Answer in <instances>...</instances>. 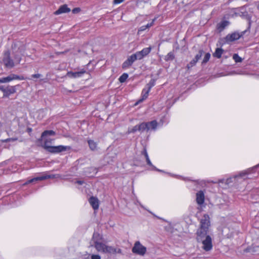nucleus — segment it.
<instances>
[{
  "mask_svg": "<svg viewBox=\"0 0 259 259\" xmlns=\"http://www.w3.org/2000/svg\"><path fill=\"white\" fill-rule=\"evenodd\" d=\"M233 59L236 63H239L242 61V59L237 54H234L233 56Z\"/></svg>",
  "mask_w": 259,
  "mask_h": 259,
  "instance_id": "26",
  "label": "nucleus"
},
{
  "mask_svg": "<svg viewBox=\"0 0 259 259\" xmlns=\"http://www.w3.org/2000/svg\"><path fill=\"white\" fill-rule=\"evenodd\" d=\"M138 125V131L143 132L145 130L147 131V124L146 122H142Z\"/></svg>",
  "mask_w": 259,
  "mask_h": 259,
  "instance_id": "24",
  "label": "nucleus"
},
{
  "mask_svg": "<svg viewBox=\"0 0 259 259\" xmlns=\"http://www.w3.org/2000/svg\"><path fill=\"white\" fill-rule=\"evenodd\" d=\"M245 251L253 253V252H255L256 251H257V250L254 247L251 246V247H249L246 248L245 249Z\"/></svg>",
  "mask_w": 259,
  "mask_h": 259,
  "instance_id": "30",
  "label": "nucleus"
},
{
  "mask_svg": "<svg viewBox=\"0 0 259 259\" xmlns=\"http://www.w3.org/2000/svg\"><path fill=\"white\" fill-rule=\"evenodd\" d=\"M17 138H8L7 139H5L3 141L4 142H14L16 140H17Z\"/></svg>",
  "mask_w": 259,
  "mask_h": 259,
  "instance_id": "33",
  "label": "nucleus"
},
{
  "mask_svg": "<svg viewBox=\"0 0 259 259\" xmlns=\"http://www.w3.org/2000/svg\"><path fill=\"white\" fill-rule=\"evenodd\" d=\"M121 249H118V251H117V252H118V253H121Z\"/></svg>",
  "mask_w": 259,
  "mask_h": 259,
  "instance_id": "47",
  "label": "nucleus"
},
{
  "mask_svg": "<svg viewBox=\"0 0 259 259\" xmlns=\"http://www.w3.org/2000/svg\"><path fill=\"white\" fill-rule=\"evenodd\" d=\"M224 50L222 49L218 48L215 49V51L212 55L214 57L220 58Z\"/></svg>",
  "mask_w": 259,
  "mask_h": 259,
  "instance_id": "22",
  "label": "nucleus"
},
{
  "mask_svg": "<svg viewBox=\"0 0 259 259\" xmlns=\"http://www.w3.org/2000/svg\"><path fill=\"white\" fill-rule=\"evenodd\" d=\"M231 179H228L227 180H226V183L227 184H229L230 183V180Z\"/></svg>",
  "mask_w": 259,
  "mask_h": 259,
  "instance_id": "45",
  "label": "nucleus"
},
{
  "mask_svg": "<svg viewBox=\"0 0 259 259\" xmlns=\"http://www.w3.org/2000/svg\"><path fill=\"white\" fill-rule=\"evenodd\" d=\"M24 79L23 77L13 74L7 77L0 78V83L9 82L15 79L23 80Z\"/></svg>",
  "mask_w": 259,
  "mask_h": 259,
  "instance_id": "9",
  "label": "nucleus"
},
{
  "mask_svg": "<svg viewBox=\"0 0 259 259\" xmlns=\"http://www.w3.org/2000/svg\"><path fill=\"white\" fill-rule=\"evenodd\" d=\"M42 141L44 142L42 147L48 151L49 150L48 147L52 146L51 145L54 142V139L45 137L42 139Z\"/></svg>",
  "mask_w": 259,
  "mask_h": 259,
  "instance_id": "16",
  "label": "nucleus"
},
{
  "mask_svg": "<svg viewBox=\"0 0 259 259\" xmlns=\"http://www.w3.org/2000/svg\"><path fill=\"white\" fill-rule=\"evenodd\" d=\"M147 124V131L150 130H155L157 126V122L156 120L146 122Z\"/></svg>",
  "mask_w": 259,
  "mask_h": 259,
  "instance_id": "21",
  "label": "nucleus"
},
{
  "mask_svg": "<svg viewBox=\"0 0 259 259\" xmlns=\"http://www.w3.org/2000/svg\"><path fill=\"white\" fill-rule=\"evenodd\" d=\"M89 202L94 209H98L99 201L97 198L94 197H91L89 200Z\"/></svg>",
  "mask_w": 259,
  "mask_h": 259,
  "instance_id": "20",
  "label": "nucleus"
},
{
  "mask_svg": "<svg viewBox=\"0 0 259 259\" xmlns=\"http://www.w3.org/2000/svg\"><path fill=\"white\" fill-rule=\"evenodd\" d=\"M196 202L199 205L204 202V194L202 191H199L196 193Z\"/></svg>",
  "mask_w": 259,
  "mask_h": 259,
  "instance_id": "17",
  "label": "nucleus"
},
{
  "mask_svg": "<svg viewBox=\"0 0 259 259\" xmlns=\"http://www.w3.org/2000/svg\"><path fill=\"white\" fill-rule=\"evenodd\" d=\"M55 178H56L55 175H45L40 177H37L33 179H31L29 180H28L24 184V185H27L28 184L37 182L38 181H42L48 179H54Z\"/></svg>",
  "mask_w": 259,
  "mask_h": 259,
  "instance_id": "7",
  "label": "nucleus"
},
{
  "mask_svg": "<svg viewBox=\"0 0 259 259\" xmlns=\"http://www.w3.org/2000/svg\"><path fill=\"white\" fill-rule=\"evenodd\" d=\"M146 159L147 163L148 165L153 167L154 168V169H155L156 170H158V171H162V170L156 168V167H154L152 165V163H151V162L149 157H146Z\"/></svg>",
  "mask_w": 259,
  "mask_h": 259,
  "instance_id": "31",
  "label": "nucleus"
},
{
  "mask_svg": "<svg viewBox=\"0 0 259 259\" xmlns=\"http://www.w3.org/2000/svg\"><path fill=\"white\" fill-rule=\"evenodd\" d=\"M155 84V80L154 79H151L149 83L146 84L145 88L143 89L142 93V98L139 100L138 103L143 102L148 98L149 92Z\"/></svg>",
  "mask_w": 259,
  "mask_h": 259,
  "instance_id": "3",
  "label": "nucleus"
},
{
  "mask_svg": "<svg viewBox=\"0 0 259 259\" xmlns=\"http://www.w3.org/2000/svg\"><path fill=\"white\" fill-rule=\"evenodd\" d=\"M235 15L236 16H240L248 21H250L251 19L250 16L248 15V13L245 11L244 8H241L238 12H235Z\"/></svg>",
  "mask_w": 259,
  "mask_h": 259,
  "instance_id": "11",
  "label": "nucleus"
},
{
  "mask_svg": "<svg viewBox=\"0 0 259 259\" xmlns=\"http://www.w3.org/2000/svg\"><path fill=\"white\" fill-rule=\"evenodd\" d=\"M132 251L133 253L143 256L145 254L147 251V248L145 246H143L139 241H136Z\"/></svg>",
  "mask_w": 259,
  "mask_h": 259,
  "instance_id": "4",
  "label": "nucleus"
},
{
  "mask_svg": "<svg viewBox=\"0 0 259 259\" xmlns=\"http://www.w3.org/2000/svg\"><path fill=\"white\" fill-rule=\"evenodd\" d=\"M124 0H114L113 1V3L114 4H120L121 3H122Z\"/></svg>",
  "mask_w": 259,
  "mask_h": 259,
  "instance_id": "40",
  "label": "nucleus"
},
{
  "mask_svg": "<svg viewBox=\"0 0 259 259\" xmlns=\"http://www.w3.org/2000/svg\"><path fill=\"white\" fill-rule=\"evenodd\" d=\"M3 62L6 67L13 68L14 66V63L11 59L10 52L9 50L4 52Z\"/></svg>",
  "mask_w": 259,
  "mask_h": 259,
  "instance_id": "6",
  "label": "nucleus"
},
{
  "mask_svg": "<svg viewBox=\"0 0 259 259\" xmlns=\"http://www.w3.org/2000/svg\"><path fill=\"white\" fill-rule=\"evenodd\" d=\"M203 53L202 50H200L199 53L195 56V58L193 59L187 66L188 69L195 66L197 61L201 58Z\"/></svg>",
  "mask_w": 259,
  "mask_h": 259,
  "instance_id": "12",
  "label": "nucleus"
},
{
  "mask_svg": "<svg viewBox=\"0 0 259 259\" xmlns=\"http://www.w3.org/2000/svg\"><path fill=\"white\" fill-rule=\"evenodd\" d=\"M241 36L238 32H234L226 36V39L227 41H233L239 39Z\"/></svg>",
  "mask_w": 259,
  "mask_h": 259,
  "instance_id": "15",
  "label": "nucleus"
},
{
  "mask_svg": "<svg viewBox=\"0 0 259 259\" xmlns=\"http://www.w3.org/2000/svg\"><path fill=\"white\" fill-rule=\"evenodd\" d=\"M56 135V133L55 131L53 130H46L42 133L41 137L38 139L39 141H42V139L45 137L48 138L49 136H55Z\"/></svg>",
  "mask_w": 259,
  "mask_h": 259,
  "instance_id": "19",
  "label": "nucleus"
},
{
  "mask_svg": "<svg viewBox=\"0 0 259 259\" xmlns=\"http://www.w3.org/2000/svg\"><path fill=\"white\" fill-rule=\"evenodd\" d=\"M80 11V8H76L72 10V13L74 14H75V13L79 12Z\"/></svg>",
  "mask_w": 259,
  "mask_h": 259,
  "instance_id": "38",
  "label": "nucleus"
},
{
  "mask_svg": "<svg viewBox=\"0 0 259 259\" xmlns=\"http://www.w3.org/2000/svg\"><path fill=\"white\" fill-rule=\"evenodd\" d=\"M71 10L69 8L67 5L61 6L59 8L54 12V14L57 15L62 13H66L70 12Z\"/></svg>",
  "mask_w": 259,
  "mask_h": 259,
  "instance_id": "14",
  "label": "nucleus"
},
{
  "mask_svg": "<svg viewBox=\"0 0 259 259\" xmlns=\"http://www.w3.org/2000/svg\"><path fill=\"white\" fill-rule=\"evenodd\" d=\"M88 143L89 144L90 148L92 150H95L97 149V144L94 141L92 140H89L88 141Z\"/></svg>",
  "mask_w": 259,
  "mask_h": 259,
  "instance_id": "23",
  "label": "nucleus"
},
{
  "mask_svg": "<svg viewBox=\"0 0 259 259\" xmlns=\"http://www.w3.org/2000/svg\"><path fill=\"white\" fill-rule=\"evenodd\" d=\"M15 59L17 60V61L18 63H20V62L21 61V58H19L18 59L16 58Z\"/></svg>",
  "mask_w": 259,
  "mask_h": 259,
  "instance_id": "44",
  "label": "nucleus"
},
{
  "mask_svg": "<svg viewBox=\"0 0 259 259\" xmlns=\"http://www.w3.org/2000/svg\"><path fill=\"white\" fill-rule=\"evenodd\" d=\"M142 154L144 155L145 158L149 157L146 147L144 148Z\"/></svg>",
  "mask_w": 259,
  "mask_h": 259,
  "instance_id": "34",
  "label": "nucleus"
},
{
  "mask_svg": "<svg viewBox=\"0 0 259 259\" xmlns=\"http://www.w3.org/2000/svg\"><path fill=\"white\" fill-rule=\"evenodd\" d=\"M138 131V125H136L134 126L132 129L128 131V133H135Z\"/></svg>",
  "mask_w": 259,
  "mask_h": 259,
  "instance_id": "32",
  "label": "nucleus"
},
{
  "mask_svg": "<svg viewBox=\"0 0 259 259\" xmlns=\"http://www.w3.org/2000/svg\"><path fill=\"white\" fill-rule=\"evenodd\" d=\"M41 76H42L41 74L37 73V74H33V75H32L31 76L33 78H38L40 77Z\"/></svg>",
  "mask_w": 259,
  "mask_h": 259,
  "instance_id": "37",
  "label": "nucleus"
},
{
  "mask_svg": "<svg viewBox=\"0 0 259 259\" xmlns=\"http://www.w3.org/2000/svg\"><path fill=\"white\" fill-rule=\"evenodd\" d=\"M16 92L15 87H10L5 88L4 91L3 98L8 97L10 95L14 94Z\"/></svg>",
  "mask_w": 259,
  "mask_h": 259,
  "instance_id": "18",
  "label": "nucleus"
},
{
  "mask_svg": "<svg viewBox=\"0 0 259 259\" xmlns=\"http://www.w3.org/2000/svg\"><path fill=\"white\" fill-rule=\"evenodd\" d=\"M210 226V218L208 214H205L200 220V227L196 232V239L198 242L202 243V248L206 251L212 248V239L208 234Z\"/></svg>",
  "mask_w": 259,
  "mask_h": 259,
  "instance_id": "1",
  "label": "nucleus"
},
{
  "mask_svg": "<svg viewBox=\"0 0 259 259\" xmlns=\"http://www.w3.org/2000/svg\"><path fill=\"white\" fill-rule=\"evenodd\" d=\"M229 25V22L227 21H222L218 27V28L220 30V31L224 29L227 26Z\"/></svg>",
  "mask_w": 259,
  "mask_h": 259,
  "instance_id": "25",
  "label": "nucleus"
},
{
  "mask_svg": "<svg viewBox=\"0 0 259 259\" xmlns=\"http://www.w3.org/2000/svg\"><path fill=\"white\" fill-rule=\"evenodd\" d=\"M137 60H138V59L137 58V57L136 56L135 54H134L132 55L131 56L128 57L127 59L123 62V63L122 64V68H128Z\"/></svg>",
  "mask_w": 259,
  "mask_h": 259,
  "instance_id": "10",
  "label": "nucleus"
},
{
  "mask_svg": "<svg viewBox=\"0 0 259 259\" xmlns=\"http://www.w3.org/2000/svg\"><path fill=\"white\" fill-rule=\"evenodd\" d=\"M210 57V54L209 53H206L203 59L202 63H206L209 60Z\"/></svg>",
  "mask_w": 259,
  "mask_h": 259,
  "instance_id": "28",
  "label": "nucleus"
},
{
  "mask_svg": "<svg viewBox=\"0 0 259 259\" xmlns=\"http://www.w3.org/2000/svg\"><path fill=\"white\" fill-rule=\"evenodd\" d=\"M5 88H4L3 86H0V91L4 93V91L5 90Z\"/></svg>",
  "mask_w": 259,
  "mask_h": 259,
  "instance_id": "42",
  "label": "nucleus"
},
{
  "mask_svg": "<svg viewBox=\"0 0 259 259\" xmlns=\"http://www.w3.org/2000/svg\"><path fill=\"white\" fill-rule=\"evenodd\" d=\"M257 8H258V9H259V4H258Z\"/></svg>",
  "mask_w": 259,
  "mask_h": 259,
  "instance_id": "48",
  "label": "nucleus"
},
{
  "mask_svg": "<svg viewBox=\"0 0 259 259\" xmlns=\"http://www.w3.org/2000/svg\"><path fill=\"white\" fill-rule=\"evenodd\" d=\"M49 150L47 151L48 152L51 153H59L62 152H64L67 150H69L71 148L70 146H63V145H59L56 146H52L48 147Z\"/></svg>",
  "mask_w": 259,
  "mask_h": 259,
  "instance_id": "5",
  "label": "nucleus"
},
{
  "mask_svg": "<svg viewBox=\"0 0 259 259\" xmlns=\"http://www.w3.org/2000/svg\"><path fill=\"white\" fill-rule=\"evenodd\" d=\"M174 59V54L172 53H171V52L168 53V54L165 57V60L166 61H168V60H173Z\"/></svg>",
  "mask_w": 259,
  "mask_h": 259,
  "instance_id": "29",
  "label": "nucleus"
},
{
  "mask_svg": "<svg viewBox=\"0 0 259 259\" xmlns=\"http://www.w3.org/2000/svg\"><path fill=\"white\" fill-rule=\"evenodd\" d=\"M76 183L79 185H82L84 183V182L82 181H77Z\"/></svg>",
  "mask_w": 259,
  "mask_h": 259,
  "instance_id": "41",
  "label": "nucleus"
},
{
  "mask_svg": "<svg viewBox=\"0 0 259 259\" xmlns=\"http://www.w3.org/2000/svg\"><path fill=\"white\" fill-rule=\"evenodd\" d=\"M155 20H156V18H154V19L152 20V21L151 23H148L146 25H145V27H146V28L147 29V28L151 27L153 25L154 22L155 21Z\"/></svg>",
  "mask_w": 259,
  "mask_h": 259,
  "instance_id": "35",
  "label": "nucleus"
},
{
  "mask_svg": "<svg viewBox=\"0 0 259 259\" xmlns=\"http://www.w3.org/2000/svg\"><path fill=\"white\" fill-rule=\"evenodd\" d=\"M99 235L97 233H94L93 239L95 242V247L98 251L103 253H115L117 252L116 249L111 246L106 245L105 244L99 242L96 238Z\"/></svg>",
  "mask_w": 259,
  "mask_h": 259,
  "instance_id": "2",
  "label": "nucleus"
},
{
  "mask_svg": "<svg viewBox=\"0 0 259 259\" xmlns=\"http://www.w3.org/2000/svg\"><path fill=\"white\" fill-rule=\"evenodd\" d=\"M146 29H147V28H146V27H145V25L142 26H141V27L139 28V31H138V33H139V32H141V31H143L145 30Z\"/></svg>",
  "mask_w": 259,
  "mask_h": 259,
  "instance_id": "39",
  "label": "nucleus"
},
{
  "mask_svg": "<svg viewBox=\"0 0 259 259\" xmlns=\"http://www.w3.org/2000/svg\"><path fill=\"white\" fill-rule=\"evenodd\" d=\"M91 259H101V257L99 255L93 254L91 256Z\"/></svg>",
  "mask_w": 259,
  "mask_h": 259,
  "instance_id": "36",
  "label": "nucleus"
},
{
  "mask_svg": "<svg viewBox=\"0 0 259 259\" xmlns=\"http://www.w3.org/2000/svg\"><path fill=\"white\" fill-rule=\"evenodd\" d=\"M151 49L152 48L150 47L145 48L141 51L137 52L135 54L138 60H141L148 55L150 53Z\"/></svg>",
  "mask_w": 259,
  "mask_h": 259,
  "instance_id": "8",
  "label": "nucleus"
},
{
  "mask_svg": "<svg viewBox=\"0 0 259 259\" xmlns=\"http://www.w3.org/2000/svg\"><path fill=\"white\" fill-rule=\"evenodd\" d=\"M85 72L86 70L84 69H82L80 71L77 72H68L67 76L70 78H77L81 77Z\"/></svg>",
  "mask_w": 259,
  "mask_h": 259,
  "instance_id": "13",
  "label": "nucleus"
},
{
  "mask_svg": "<svg viewBox=\"0 0 259 259\" xmlns=\"http://www.w3.org/2000/svg\"><path fill=\"white\" fill-rule=\"evenodd\" d=\"M224 181V180H219V181H218V183H223Z\"/></svg>",
  "mask_w": 259,
  "mask_h": 259,
  "instance_id": "46",
  "label": "nucleus"
},
{
  "mask_svg": "<svg viewBox=\"0 0 259 259\" xmlns=\"http://www.w3.org/2000/svg\"><path fill=\"white\" fill-rule=\"evenodd\" d=\"M127 77L128 74L127 73H123L119 77L118 80L120 82L122 83L127 79Z\"/></svg>",
  "mask_w": 259,
  "mask_h": 259,
  "instance_id": "27",
  "label": "nucleus"
},
{
  "mask_svg": "<svg viewBox=\"0 0 259 259\" xmlns=\"http://www.w3.org/2000/svg\"><path fill=\"white\" fill-rule=\"evenodd\" d=\"M245 175H246V173L245 172H241L240 175V177H243V176H244Z\"/></svg>",
  "mask_w": 259,
  "mask_h": 259,
  "instance_id": "43",
  "label": "nucleus"
}]
</instances>
